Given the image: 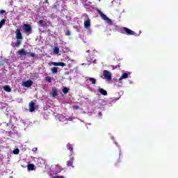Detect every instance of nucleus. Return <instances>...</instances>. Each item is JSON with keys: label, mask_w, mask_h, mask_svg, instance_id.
<instances>
[{"label": "nucleus", "mask_w": 178, "mask_h": 178, "mask_svg": "<svg viewBox=\"0 0 178 178\" xmlns=\"http://www.w3.org/2000/svg\"><path fill=\"white\" fill-rule=\"evenodd\" d=\"M46 81H47V83H52V78L50 76H46Z\"/></svg>", "instance_id": "24"}, {"label": "nucleus", "mask_w": 178, "mask_h": 178, "mask_svg": "<svg viewBox=\"0 0 178 178\" xmlns=\"http://www.w3.org/2000/svg\"><path fill=\"white\" fill-rule=\"evenodd\" d=\"M27 168H28L29 172L31 170H35V165H34V164H29L27 165Z\"/></svg>", "instance_id": "16"}, {"label": "nucleus", "mask_w": 178, "mask_h": 178, "mask_svg": "<svg viewBox=\"0 0 178 178\" xmlns=\"http://www.w3.org/2000/svg\"><path fill=\"white\" fill-rule=\"evenodd\" d=\"M91 26V22L90 21V18H88V15L86 16V20L84 21V27L86 29H88Z\"/></svg>", "instance_id": "6"}, {"label": "nucleus", "mask_w": 178, "mask_h": 178, "mask_svg": "<svg viewBox=\"0 0 178 178\" xmlns=\"http://www.w3.org/2000/svg\"><path fill=\"white\" fill-rule=\"evenodd\" d=\"M21 44H22V39H17V40L14 42V45L17 48H19Z\"/></svg>", "instance_id": "13"}, {"label": "nucleus", "mask_w": 178, "mask_h": 178, "mask_svg": "<svg viewBox=\"0 0 178 178\" xmlns=\"http://www.w3.org/2000/svg\"><path fill=\"white\" fill-rule=\"evenodd\" d=\"M103 76L106 80H112V74L108 70L103 71Z\"/></svg>", "instance_id": "3"}, {"label": "nucleus", "mask_w": 178, "mask_h": 178, "mask_svg": "<svg viewBox=\"0 0 178 178\" xmlns=\"http://www.w3.org/2000/svg\"><path fill=\"white\" fill-rule=\"evenodd\" d=\"M65 120H67V118H66V117L64 118Z\"/></svg>", "instance_id": "34"}, {"label": "nucleus", "mask_w": 178, "mask_h": 178, "mask_svg": "<svg viewBox=\"0 0 178 178\" xmlns=\"http://www.w3.org/2000/svg\"><path fill=\"white\" fill-rule=\"evenodd\" d=\"M98 91L100 92V94H102V95H108V92L102 88H99Z\"/></svg>", "instance_id": "14"}, {"label": "nucleus", "mask_w": 178, "mask_h": 178, "mask_svg": "<svg viewBox=\"0 0 178 178\" xmlns=\"http://www.w3.org/2000/svg\"><path fill=\"white\" fill-rule=\"evenodd\" d=\"M3 90L4 91H6V92H10V91H12V89H10V87L9 86H5L3 87Z\"/></svg>", "instance_id": "19"}, {"label": "nucleus", "mask_w": 178, "mask_h": 178, "mask_svg": "<svg viewBox=\"0 0 178 178\" xmlns=\"http://www.w3.org/2000/svg\"><path fill=\"white\" fill-rule=\"evenodd\" d=\"M54 54H59V49H58V47H54Z\"/></svg>", "instance_id": "28"}, {"label": "nucleus", "mask_w": 178, "mask_h": 178, "mask_svg": "<svg viewBox=\"0 0 178 178\" xmlns=\"http://www.w3.org/2000/svg\"><path fill=\"white\" fill-rule=\"evenodd\" d=\"M31 25L30 24H24V33H31Z\"/></svg>", "instance_id": "4"}, {"label": "nucleus", "mask_w": 178, "mask_h": 178, "mask_svg": "<svg viewBox=\"0 0 178 178\" xmlns=\"http://www.w3.org/2000/svg\"><path fill=\"white\" fill-rule=\"evenodd\" d=\"M86 52H87L88 54H90V50H87Z\"/></svg>", "instance_id": "33"}, {"label": "nucleus", "mask_w": 178, "mask_h": 178, "mask_svg": "<svg viewBox=\"0 0 178 178\" xmlns=\"http://www.w3.org/2000/svg\"><path fill=\"white\" fill-rule=\"evenodd\" d=\"M51 65L53 66H61V67H65V66H66V64H65V63H62V62H52Z\"/></svg>", "instance_id": "10"}, {"label": "nucleus", "mask_w": 178, "mask_h": 178, "mask_svg": "<svg viewBox=\"0 0 178 178\" xmlns=\"http://www.w3.org/2000/svg\"><path fill=\"white\" fill-rule=\"evenodd\" d=\"M72 108H73V109L77 110V109H79V106H77V105H73V106H72Z\"/></svg>", "instance_id": "29"}, {"label": "nucleus", "mask_w": 178, "mask_h": 178, "mask_svg": "<svg viewBox=\"0 0 178 178\" xmlns=\"http://www.w3.org/2000/svg\"><path fill=\"white\" fill-rule=\"evenodd\" d=\"M62 92H63V94H67L69 92V88L67 87H65L62 89Z\"/></svg>", "instance_id": "21"}, {"label": "nucleus", "mask_w": 178, "mask_h": 178, "mask_svg": "<svg viewBox=\"0 0 178 178\" xmlns=\"http://www.w3.org/2000/svg\"><path fill=\"white\" fill-rule=\"evenodd\" d=\"M68 120H72V118H70L68 119Z\"/></svg>", "instance_id": "35"}, {"label": "nucleus", "mask_w": 178, "mask_h": 178, "mask_svg": "<svg viewBox=\"0 0 178 178\" xmlns=\"http://www.w3.org/2000/svg\"><path fill=\"white\" fill-rule=\"evenodd\" d=\"M23 87H26V88H29V87H31L33 86V81L28 80L26 81L22 82Z\"/></svg>", "instance_id": "7"}, {"label": "nucleus", "mask_w": 178, "mask_h": 178, "mask_svg": "<svg viewBox=\"0 0 178 178\" xmlns=\"http://www.w3.org/2000/svg\"><path fill=\"white\" fill-rule=\"evenodd\" d=\"M120 33H122V34H127V35H136V32L126 27L122 28L120 30Z\"/></svg>", "instance_id": "1"}, {"label": "nucleus", "mask_w": 178, "mask_h": 178, "mask_svg": "<svg viewBox=\"0 0 178 178\" xmlns=\"http://www.w3.org/2000/svg\"><path fill=\"white\" fill-rule=\"evenodd\" d=\"M35 151H37V148H35Z\"/></svg>", "instance_id": "36"}, {"label": "nucleus", "mask_w": 178, "mask_h": 178, "mask_svg": "<svg viewBox=\"0 0 178 178\" xmlns=\"http://www.w3.org/2000/svg\"><path fill=\"white\" fill-rule=\"evenodd\" d=\"M67 149L70 151V156L74 155V152H73V145H72V144L68 143L67 145Z\"/></svg>", "instance_id": "9"}, {"label": "nucleus", "mask_w": 178, "mask_h": 178, "mask_svg": "<svg viewBox=\"0 0 178 178\" xmlns=\"http://www.w3.org/2000/svg\"><path fill=\"white\" fill-rule=\"evenodd\" d=\"M51 97H53L54 98H55V97H58V89L53 88L51 89Z\"/></svg>", "instance_id": "11"}, {"label": "nucleus", "mask_w": 178, "mask_h": 178, "mask_svg": "<svg viewBox=\"0 0 178 178\" xmlns=\"http://www.w3.org/2000/svg\"><path fill=\"white\" fill-rule=\"evenodd\" d=\"M39 26H42V24H45V21L40 19L38 22Z\"/></svg>", "instance_id": "27"}, {"label": "nucleus", "mask_w": 178, "mask_h": 178, "mask_svg": "<svg viewBox=\"0 0 178 178\" xmlns=\"http://www.w3.org/2000/svg\"><path fill=\"white\" fill-rule=\"evenodd\" d=\"M99 15H100V17L103 19V20H105L108 24H113V22L111 21V19H109L105 14H104L102 11L99 10Z\"/></svg>", "instance_id": "2"}, {"label": "nucleus", "mask_w": 178, "mask_h": 178, "mask_svg": "<svg viewBox=\"0 0 178 178\" xmlns=\"http://www.w3.org/2000/svg\"><path fill=\"white\" fill-rule=\"evenodd\" d=\"M6 11H5L4 10H0V15H3Z\"/></svg>", "instance_id": "30"}, {"label": "nucleus", "mask_w": 178, "mask_h": 178, "mask_svg": "<svg viewBox=\"0 0 178 178\" xmlns=\"http://www.w3.org/2000/svg\"><path fill=\"white\" fill-rule=\"evenodd\" d=\"M65 35H70V31H67Z\"/></svg>", "instance_id": "31"}, {"label": "nucleus", "mask_w": 178, "mask_h": 178, "mask_svg": "<svg viewBox=\"0 0 178 178\" xmlns=\"http://www.w3.org/2000/svg\"><path fill=\"white\" fill-rule=\"evenodd\" d=\"M27 55H30L31 58H34L35 57V53H31V52H28Z\"/></svg>", "instance_id": "25"}, {"label": "nucleus", "mask_w": 178, "mask_h": 178, "mask_svg": "<svg viewBox=\"0 0 178 178\" xmlns=\"http://www.w3.org/2000/svg\"><path fill=\"white\" fill-rule=\"evenodd\" d=\"M51 73L56 74L58 73V67H54L51 68Z\"/></svg>", "instance_id": "20"}, {"label": "nucleus", "mask_w": 178, "mask_h": 178, "mask_svg": "<svg viewBox=\"0 0 178 178\" xmlns=\"http://www.w3.org/2000/svg\"><path fill=\"white\" fill-rule=\"evenodd\" d=\"M15 35L17 40H23V35H22V32H20V29H17L15 31Z\"/></svg>", "instance_id": "5"}, {"label": "nucleus", "mask_w": 178, "mask_h": 178, "mask_svg": "<svg viewBox=\"0 0 178 178\" xmlns=\"http://www.w3.org/2000/svg\"><path fill=\"white\" fill-rule=\"evenodd\" d=\"M8 60H1L0 61V66L5 67V65H8Z\"/></svg>", "instance_id": "17"}, {"label": "nucleus", "mask_w": 178, "mask_h": 178, "mask_svg": "<svg viewBox=\"0 0 178 178\" xmlns=\"http://www.w3.org/2000/svg\"><path fill=\"white\" fill-rule=\"evenodd\" d=\"M19 152H20V150H19V149H15L13 150V154H15V155H18Z\"/></svg>", "instance_id": "26"}, {"label": "nucleus", "mask_w": 178, "mask_h": 178, "mask_svg": "<svg viewBox=\"0 0 178 178\" xmlns=\"http://www.w3.org/2000/svg\"><path fill=\"white\" fill-rule=\"evenodd\" d=\"M129 77V74L128 73H122V76L119 78V80H123V79H127Z\"/></svg>", "instance_id": "18"}, {"label": "nucleus", "mask_w": 178, "mask_h": 178, "mask_svg": "<svg viewBox=\"0 0 178 178\" xmlns=\"http://www.w3.org/2000/svg\"><path fill=\"white\" fill-rule=\"evenodd\" d=\"M89 81H90V83H92V84L97 83V79L94 78H90Z\"/></svg>", "instance_id": "22"}, {"label": "nucleus", "mask_w": 178, "mask_h": 178, "mask_svg": "<svg viewBox=\"0 0 178 178\" xmlns=\"http://www.w3.org/2000/svg\"><path fill=\"white\" fill-rule=\"evenodd\" d=\"M44 2H45V3H49L48 0H45Z\"/></svg>", "instance_id": "32"}, {"label": "nucleus", "mask_w": 178, "mask_h": 178, "mask_svg": "<svg viewBox=\"0 0 178 178\" xmlns=\"http://www.w3.org/2000/svg\"><path fill=\"white\" fill-rule=\"evenodd\" d=\"M74 160V157H71L70 158V159L69 160V161H67V165L68 166V167H72V168H73L74 166H73V161Z\"/></svg>", "instance_id": "12"}, {"label": "nucleus", "mask_w": 178, "mask_h": 178, "mask_svg": "<svg viewBox=\"0 0 178 178\" xmlns=\"http://www.w3.org/2000/svg\"><path fill=\"white\" fill-rule=\"evenodd\" d=\"M6 22V19H2L1 22H0V29L2 28V26H3L5 24Z\"/></svg>", "instance_id": "23"}, {"label": "nucleus", "mask_w": 178, "mask_h": 178, "mask_svg": "<svg viewBox=\"0 0 178 178\" xmlns=\"http://www.w3.org/2000/svg\"><path fill=\"white\" fill-rule=\"evenodd\" d=\"M28 52L24 50V49H22L21 50L18 51V55H23L24 56H26L27 55Z\"/></svg>", "instance_id": "15"}, {"label": "nucleus", "mask_w": 178, "mask_h": 178, "mask_svg": "<svg viewBox=\"0 0 178 178\" xmlns=\"http://www.w3.org/2000/svg\"><path fill=\"white\" fill-rule=\"evenodd\" d=\"M29 112H34L35 111V103L31 102L29 105Z\"/></svg>", "instance_id": "8"}]
</instances>
